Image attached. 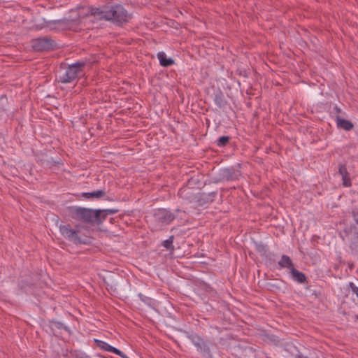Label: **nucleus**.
I'll return each instance as SVG.
<instances>
[{"label": "nucleus", "instance_id": "26", "mask_svg": "<svg viewBox=\"0 0 358 358\" xmlns=\"http://www.w3.org/2000/svg\"><path fill=\"white\" fill-rule=\"evenodd\" d=\"M257 250H258V252H260V253H261V255H262V252H263V250H264L263 247H262V246H258Z\"/></svg>", "mask_w": 358, "mask_h": 358}, {"label": "nucleus", "instance_id": "1", "mask_svg": "<svg viewBox=\"0 0 358 358\" xmlns=\"http://www.w3.org/2000/svg\"><path fill=\"white\" fill-rule=\"evenodd\" d=\"M71 13L75 14V16L57 20L54 22L63 27H70L72 24L90 15L96 20L111 21L120 25L128 22L131 18V15L120 4L104 5L101 7L82 6L76 10H71Z\"/></svg>", "mask_w": 358, "mask_h": 358}, {"label": "nucleus", "instance_id": "25", "mask_svg": "<svg viewBox=\"0 0 358 358\" xmlns=\"http://www.w3.org/2000/svg\"><path fill=\"white\" fill-rule=\"evenodd\" d=\"M353 292V293H355L357 296L358 297V287L356 286V287L353 288V289L352 290Z\"/></svg>", "mask_w": 358, "mask_h": 358}, {"label": "nucleus", "instance_id": "29", "mask_svg": "<svg viewBox=\"0 0 358 358\" xmlns=\"http://www.w3.org/2000/svg\"><path fill=\"white\" fill-rule=\"evenodd\" d=\"M357 224H358V223H357Z\"/></svg>", "mask_w": 358, "mask_h": 358}, {"label": "nucleus", "instance_id": "27", "mask_svg": "<svg viewBox=\"0 0 358 358\" xmlns=\"http://www.w3.org/2000/svg\"><path fill=\"white\" fill-rule=\"evenodd\" d=\"M349 287L351 288V289L352 290L353 288L356 287V285L353 283V282H350L349 283Z\"/></svg>", "mask_w": 358, "mask_h": 358}, {"label": "nucleus", "instance_id": "8", "mask_svg": "<svg viewBox=\"0 0 358 358\" xmlns=\"http://www.w3.org/2000/svg\"><path fill=\"white\" fill-rule=\"evenodd\" d=\"M94 343L96 344V347L100 348L102 350L113 352L118 356H120L122 358H128L127 356L121 350H118L117 348L111 346L108 343L94 338Z\"/></svg>", "mask_w": 358, "mask_h": 358}, {"label": "nucleus", "instance_id": "2", "mask_svg": "<svg viewBox=\"0 0 358 358\" xmlns=\"http://www.w3.org/2000/svg\"><path fill=\"white\" fill-rule=\"evenodd\" d=\"M84 66L85 63L82 62H78L69 65L65 73L59 76V81L64 84L73 83L79 76L83 74Z\"/></svg>", "mask_w": 358, "mask_h": 358}, {"label": "nucleus", "instance_id": "14", "mask_svg": "<svg viewBox=\"0 0 358 358\" xmlns=\"http://www.w3.org/2000/svg\"><path fill=\"white\" fill-rule=\"evenodd\" d=\"M100 216L96 218V223L98 224H101L103 220H105L108 215H113L116 213L117 210L115 209H105L100 210Z\"/></svg>", "mask_w": 358, "mask_h": 358}, {"label": "nucleus", "instance_id": "13", "mask_svg": "<svg viewBox=\"0 0 358 358\" xmlns=\"http://www.w3.org/2000/svg\"><path fill=\"white\" fill-rule=\"evenodd\" d=\"M278 265L281 268H286L289 270L292 268H294V264L292 263V259L287 255H283L281 257V259L278 262Z\"/></svg>", "mask_w": 358, "mask_h": 358}, {"label": "nucleus", "instance_id": "23", "mask_svg": "<svg viewBox=\"0 0 358 358\" xmlns=\"http://www.w3.org/2000/svg\"><path fill=\"white\" fill-rule=\"evenodd\" d=\"M334 109L336 111L337 115H338V114L341 112V110L338 106H335Z\"/></svg>", "mask_w": 358, "mask_h": 358}, {"label": "nucleus", "instance_id": "16", "mask_svg": "<svg viewBox=\"0 0 358 358\" xmlns=\"http://www.w3.org/2000/svg\"><path fill=\"white\" fill-rule=\"evenodd\" d=\"M105 195V192L103 190H97L92 192H85L83 193V196L86 199H92V198H100Z\"/></svg>", "mask_w": 358, "mask_h": 358}, {"label": "nucleus", "instance_id": "24", "mask_svg": "<svg viewBox=\"0 0 358 358\" xmlns=\"http://www.w3.org/2000/svg\"><path fill=\"white\" fill-rule=\"evenodd\" d=\"M277 338V336H270V338ZM271 340H272V341H273L275 343V345H277L279 342V341L278 339H271Z\"/></svg>", "mask_w": 358, "mask_h": 358}, {"label": "nucleus", "instance_id": "9", "mask_svg": "<svg viewBox=\"0 0 358 358\" xmlns=\"http://www.w3.org/2000/svg\"><path fill=\"white\" fill-rule=\"evenodd\" d=\"M338 173L342 176L343 185L345 187H351L352 182L351 179L349 176L347 167L345 164H338Z\"/></svg>", "mask_w": 358, "mask_h": 358}, {"label": "nucleus", "instance_id": "19", "mask_svg": "<svg viewBox=\"0 0 358 358\" xmlns=\"http://www.w3.org/2000/svg\"><path fill=\"white\" fill-rule=\"evenodd\" d=\"M138 297L139 298V299L143 301V303H147V304H150L152 301V299L148 297V296H146L145 295H143V294L141 293H138Z\"/></svg>", "mask_w": 358, "mask_h": 358}, {"label": "nucleus", "instance_id": "30", "mask_svg": "<svg viewBox=\"0 0 358 358\" xmlns=\"http://www.w3.org/2000/svg\"><path fill=\"white\" fill-rule=\"evenodd\" d=\"M357 224H358V223H357Z\"/></svg>", "mask_w": 358, "mask_h": 358}, {"label": "nucleus", "instance_id": "3", "mask_svg": "<svg viewBox=\"0 0 358 358\" xmlns=\"http://www.w3.org/2000/svg\"><path fill=\"white\" fill-rule=\"evenodd\" d=\"M80 225H76V229H72L70 224L61 225L59 232L64 238L74 244H86V240L80 235Z\"/></svg>", "mask_w": 358, "mask_h": 358}, {"label": "nucleus", "instance_id": "4", "mask_svg": "<svg viewBox=\"0 0 358 358\" xmlns=\"http://www.w3.org/2000/svg\"><path fill=\"white\" fill-rule=\"evenodd\" d=\"M74 217L86 223H96V218L100 216V210L78 207L72 210Z\"/></svg>", "mask_w": 358, "mask_h": 358}, {"label": "nucleus", "instance_id": "22", "mask_svg": "<svg viewBox=\"0 0 358 358\" xmlns=\"http://www.w3.org/2000/svg\"><path fill=\"white\" fill-rule=\"evenodd\" d=\"M76 358H91V357L85 353H80V354L77 355Z\"/></svg>", "mask_w": 358, "mask_h": 358}, {"label": "nucleus", "instance_id": "17", "mask_svg": "<svg viewBox=\"0 0 358 358\" xmlns=\"http://www.w3.org/2000/svg\"><path fill=\"white\" fill-rule=\"evenodd\" d=\"M173 236H171L168 239L162 242V245L166 249H171L173 248Z\"/></svg>", "mask_w": 358, "mask_h": 358}, {"label": "nucleus", "instance_id": "12", "mask_svg": "<svg viewBox=\"0 0 358 358\" xmlns=\"http://www.w3.org/2000/svg\"><path fill=\"white\" fill-rule=\"evenodd\" d=\"M290 273H291L292 278L294 280H296L300 283H303L306 281V277L305 274L303 273L296 270L294 267L292 268V269L290 270Z\"/></svg>", "mask_w": 358, "mask_h": 358}, {"label": "nucleus", "instance_id": "20", "mask_svg": "<svg viewBox=\"0 0 358 358\" xmlns=\"http://www.w3.org/2000/svg\"><path fill=\"white\" fill-rule=\"evenodd\" d=\"M188 190H189L188 187H182L179 189L178 194L182 198H185L186 195L187 194V193H186V192Z\"/></svg>", "mask_w": 358, "mask_h": 358}, {"label": "nucleus", "instance_id": "10", "mask_svg": "<svg viewBox=\"0 0 358 358\" xmlns=\"http://www.w3.org/2000/svg\"><path fill=\"white\" fill-rule=\"evenodd\" d=\"M157 57L159 61V64L164 67H168L174 64L175 62L171 58H168L164 52H159Z\"/></svg>", "mask_w": 358, "mask_h": 358}, {"label": "nucleus", "instance_id": "11", "mask_svg": "<svg viewBox=\"0 0 358 358\" xmlns=\"http://www.w3.org/2000/svg\"><path fill=\"white\" fill-rule=\"evenodd\" d=\"M336 122L339 128H342L345 131H350L354 127L350 121L342 119L339 115H336Z\"/></svg>", "mask_w": 358, "mask_h": 358}, {"label": "nucleus", "instance_id": "18", "mask_svg": "<svg viewBox=\"0 0 358 358\" xmlns=\"http://www.w3.org/2000/svg\"><path fill=\"white\" fill-rule=\"evenodd\" d=\"M229 141V136H221L218 138L217 145V146H224Z\"/></svg>", "mask_w": 358, "mask_h": 358}, {"label": "nucleus", "instance_id": "6", "mask_svg": "<svg viewBox=\"0 0 358 358\" xmlns=\"http://www.w3.org/2000/svg\"><path fill=\"white\" fill-rule=\"evenodd\" d=\"M192 343L196 348L199 352L204 356L211 357L208 342L197 334H192L188 336Z\"/></svg>", "mask_w": 358, "mask_h": 358}, {"label": "nucleus", "instance_id": "28", "mask_svg": "<svg viewBox=\"0 0 358 358\" xmlns=\"http://www.w3.org/2000/svg\"><path fill=\"white\" fill-rule=\"evenodd\" d=\"M357 224H358V223H357Z\"/></svg>", "mask_w": 358, "mask_h": 358}, {"label": "nucleus", "instance_id": "15", "mask_svg": "<svg viewBox=\"0 0 358 358\" xmlns=\"http://www.w3.org/2000/svg\"><path fill=\"white\" fill-rule=\"evenodd\" d=\"M214 102L216 106L220 108L226 105L227 101L222 92L220 91L215 94Z\"/></svg>", "mask_w": 358, "mask_h": 358}, {"label": "nucleus", "instance_id": "5", "mask_svg": "<svg viewBox=\"0 0 358 358\" xmlns=\"http://www.w3.org/2000/svg\"><path fill=\"white\" fill-rule=\"evenodd\" d=\"M175 217L176 215L166 209H157L153 214V220L155 222V230H158L162 227L171 224Z\"/></svg>", "mask_w": 358, "mask_h": 358}, {"label": "nucleus", "instance_id": "21", "mask_svg": "<svg viewBox=\"0 0 358 358\" xmlns=\"http://www.w3.org/2000/svg\"><path fill=\"white\" fill-rule=\"evenodd\" d=\"M352 215L354 217V220L357 224H358V210L357 211H353Z\"/></svg>", "mask_w": 358, "mask_h": 358}, {"label": "nucleus", "instance_id": "7", "mask_svg": "<svg viewBox=\"0 0 358 358\" xmlns=\"http://www.w3.org/2000/svg\"><path fill=\"white\" fill-rule=\"evenodd\" d=\"M53 45L54 41L48 37L38 38L32 41V47L36 51L49 50Z\"/></svg>", "mask_w": 358, "mask_h": 358}]
</instances>
